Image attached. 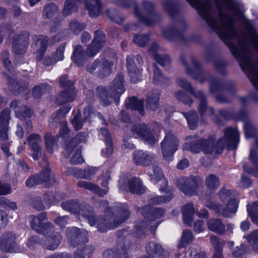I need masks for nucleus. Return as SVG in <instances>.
I'll use <instances>...</instances> for the list:
<instances>
[{"label":"nucleus","instance_id":"20e7f679","mask_svg":"<svg viewBox=\"0 0 258 258\" xmlns=\"http://www.w3.org/2000/svg\"><path fill=\"white\" fill-rule=\"evenodd\" d=\"M149 175L152 180L159 183L160 190L161 192L165 193V197H156L153 198L151 201L155 204H160L170 201L173 198L172 190L167 186V181L165 178L163 173L159 167L154 166L153 167L152 172H149Z\"/></svg>","mask_w":258,"mask_h":258},{"label":"nucleus","instance_id":"72a5a7b5","mask_svg":"<svg viewBox=\"0 0 258 258\" xmlns=\"http://www.w3.org/2000/svg\"><path fill=\"white\" fill-rule=\"evenodd\" d=\"M67 235L68 237H73L74 239L81 240L83 242L87 241V231L83 230L79 232V230L77 227H73L68 229L67 230Z\"/></svg>","mask_w":258,"mask_h":258},{"label":"nucleus","instance_id":"aec40b11","mask_svg":"<svg viewBox=\"0 0 258 258\" xmlns=\"http://www.w3.org/2000/svg\"><path fill=\"white\" fill-rule=\"evenodd\" d=\"M61 85L64 90L58 96V102L61 104L73 101L76 95L73 83L72 82H61Z\"/></svg>","mask_w":258,"mask_h":258},{"label":"nucleus","instance_id":"a19ab883","mask_svg":"<svg viewBox=\"0 0 258 258\" xmlns=\"http://www.w3.org/2000/svg\"><path fill=\"white\" fill-rule=\"evenodd\" d=\"M150 40V36L148 34H136L133 42L138 46L144 47Z\"/></svg>","mask_w":258,"mask_h":258},{"label":"nucleus","instance_id":"49530a36","mask_svg":"<svg viewBox=\"0 0 258 258\" xmlns=\"http://www.w3.org/2000/svg\"><path fill=\"white\" fill-rule=\"evenodd\" d=\"M206 184L210 189H214L219 185V180L215 175H209L206 178Z\"/></svg>","mask_w":258,"mask_h":258},{"label":"nucleus","instance_id":"ea45409f","mask_svg":"<svg viewBox=\"0 0 258 258\" xmlns=\"http://www.w3.org/2000/svg\"><path fill=\"white\" fill-rule=\"evenodd\" d=\"M69 29L76 35H78L81 31L86 28V24L83 22H79L74 19L70 21L69 23Z\"/></svg>","mask_w":258,"mask_h":258},{"label":"nucleus","instance_id":"f03ea898","mask_svg":"<svg viewBox=\"0 0 258 258\" xmlns=\"http://www.w3.org/2000/svg\"><path fill=\"white\" fill-rule=\"evenodd\" d=\"M115 3L122 8L133 7L135 16L146 26H152L161 20L160 15L156 12L154 3L150 1L144 0L142 3L143 7L149 17L143 15L135 0H115Z\"/></svg>","mask_w":258,"mask_h":258},{"label":"nucleus","instance_id":"0e129e2a","mask_svg":"<svg viewBox=\"0 0 258 258\" xmlns=\"http://www.w3.org/2000/svg\"><path fill=\"white\" fill-rule=\"evenodd\" d=\"M110 10L108 9L106 10V12L108 17L111 21L114 22L118 24H121L123 22V21H124V18L118 17L117 16H113L110 14Z\"/></svg>","mask_w":258,"mask_h":258},{"label":"nucleus","instance_id":"4d7b16f0","mask_svg":"<svg viewBox=\"0 0 258 258\" xmlns=\"http://www.w3.org/2000/svg\"><path fill=\"white\" fill-rule=\"evenodd\" d=\"M54 137L50 134H47L45 136L46 147L47 150L52 153L53 151L52 147L54 145Z\"/></svg>","mask_w":258,"mask_h":258},{"label":"nucleus","instance_id":"8fccbe9b","mask_svg":"<svg viewBox=\"0 0 258 258\" xmlns=\"http://www.w3.org/2000/svg\"><path fill=\"white\" fill-rule=\"evenodd\" d=\"M0 207L7 210H15L17 209L15 202L10 201L4 197L0 198Z\"/></svg>","mask_w":258,"mask_h":258},{"label":"nucleus","instance_id":"a211bd4d","mask_svg":"<svg viewBox=\"0 0 258 258\" xmlns=\"http://www.w3.org/2000/svg\"><path fill=\"white\" fill-rule=\"evenodd\" d=\"M31 224L32 228L38 233L45 234V231L49 229H53V225L50 223H43V221L46 218L45 213H41L37 216L32 215L31 216Z\"/></svg>","mask_w":258,"mask_h":258},{"label":"nucleus","instance_id":"37998d69","mask_svg":"<svg viewBox=\"0 0 258 258\" xmlns=\"http://www.w3.org/2000/svg\"><path fill=\"white\" fill-rule=\"evenodd\" d=\"M48 45V38L47 36L43 35L40 39V48L38 50L39 59H42L46 51Z\"/></svg>","mask_w":258,"mask_h":258},{"label":"nucleus","instance_id":"7ed1b4c3","mask_svg":"<svg viewBox=\"0 0 258 258\" xmlns=\"http://www.w3.org/2000/svg\"><path fill=\"white\" fill-rule=\"evenodd\" d=\"M218 196L223 204L226 203L224 207L220 204L214 203L208 200L205 202L206 206L224 217L234 215L236 212L238 203L236 199L232 196V192L227 189L222 188L219 191Z\"/></svg>","mask_w":258,"mask_h":258},{"label":"nucleus","instance_id":"f704fd0d","mask_svg":"<svg viewBox=\"0 0 258 258\" xmlns=\"http://www.w3.org/2000/svg\"><path fill=\"white\" fill-rule=\"evenodd\" d=\"M182 63L183 66L186 67V73L189 76L195 78L201 72L200 63L195 60H192V63L195 67V69L189 67L187 62L184 58L182 60Z\"/></svg>","mask_w":258,"mask_h":258},{"label":"nucleus","instance_id":"4c0bfd02","mask_svg":"<svg viewBox=\"0 0 258 258\" xmlns=\"http://www.w3.org/2000/svg\"><path fill=\"white\" fill-rule=\"evenodd\" d=\"M58 10V6L53 3L46 4L43 8L42 16L44 19L52 18Z\"/></svg>","mask_w":258,"mask_h":258},{"label":"nucleus","instance_id":"e2e57ef3","mask_svg":"<svg viewBox=\"0 0 258 258\" xmlns=\"http://www.w3.org/2000/svg\"><path fill=\"white\" fill-rule=\"evenodd\" d=\"M215 69L219 73L224 74L226 66L224 62L221 60H215L213 62Z\"/></svg>","mask_w":258,"mask_h":258},{"label":"nucleus","instance_id":"5701e85b","mask_svg":"<svg viewBox=\"0 0 258 258\" xmlns=\"http://www.w3.org/2000/svg\"><path fill=\"white\" fill-rule=\"evenodd\" d=\"M163 37L169 41L173 42L178 39L185 42L187 38L184 35L183 31L178 29L174 26H171L162 31Z\"/></svg>","mask_w":258,"mask_h":258},{"label":"nucleus","instance_id":"393cba45","mask_svg":"<svg viewBox=\"0 0 258 258\" xmlns=\"http://www.w3.org/2000/svg\"><path fill=\"white\" fill-rule=\"evenodd\" d=\"M99 136L101 139L104 140L106 145V148L102 150V156L108 157L113 152V146L108 130L105 127L100 128L99 132Z\"/></svg>","mask_w":258,"mask_h":258},{"label":"nucleus","instance_id":"2f4dec72","mask_svg":"<svg viewBox=\"0 0 258 258\" xmlns=\"http://www.w3.org/2000/svg\"><path fill=\"white\" fill-rule=\"evenodd\" d=\"M195 210L192 204H187L182 209L183 220L184 223L190 225L193 219V216Z\"/></svg>","mask_w":258,"mask_h":258},{"label":"nucleus","instance_id":"338daca9","mask_svg":"<svg viewBox=\"0 0 258 258\" xmlns=\"http://www.w3.org/2000/svg\"><path fill=\"white\" fill-rule=\"evenodd\" d=\"M11 192V188L9 184H4L0 182V195L9 194Z\"/></svg>","mask_w":258,"mask_h":258},{"label":"nucleus","instance_id":"de8ad7c7","mask_svg":"<svg viewBox=\"0 0 258 258\" xmlns=\"http://www.w3.org/2000/svg\"><path fill=\"white\" fill-rule=\"evenodd\" d=\"M192 239L193 236L191 232L189 230H184L183 232L180 241L178 245V248L184 247Z\"/></svg>","mask_w":258,"mask_h":258},{"label":"nucleus","instance_id":"c756f323","mask_svg":"<svg viewBox=\"0 0 258 258\" xmlns=\"http://www.w3.org/2000/svg\"><path fill=\"white\" fill-rule=\"evenodd\" d=\"M128 185L129 190L133 193L142 194L145 190L141 180L136 177H133L130 179L128 182Z\"/></svg>","mask_w":258,"mask_h":258},{"label":"nucleus","instance_id":"680f3d73","mask_svg":"<svg viewBox=\"0 0 258 258\" xmlns=\"http://www.w3.org/2000/svg\"><path fill=\"white\" fill-rule=\"evenodd\" d=\"M177 98L186 104H190L192 103L190 98L185 94L182 91H179L176 94Z\"/></svg>","mask_w":258,"mask_h":258},{"label":"nucleus","instance_id":"423d86ee","mask_svg":"<svg viewBox=\"0 0 258 258\" xmlns=\"http://www.w3.org/2000/svg\"><path fill=\"white\" fill-rule=\"evenodd\" d=\"M61 207L65 210L75 214L78 213L87 219L91 226L95 225V219L94 214L89 206H80L76 201L70 200L62 203Z\"/></svg>","mask_w":258,"mask_h":258},{"label":"nucleus","instance_id":"bb28decb","mask_svg":"<svg viewBox=\"0 0 258 258\" xmlns=\"http://www.w3.org/2000/svg\"><path fill=\"white\" fill-rule=\"evenodd\" d=\"M126 68L130 77V81H141L140 71L137 67L132 57L127 56L126 58Z\"/></svg>","mask_w":258,"mask_h":258},{"label":"nucleus","instance_id":"a878e982","mask_svg":"<svg viewBox=\"0 0 258 258\" xmlns=\"http://www.w3.org/2000/svg\"><path fill=\"white\" fill-rule=\"evenodd\" d=\"M154 158V155L148 152L138 151L134 153L133 160L138 165L147 166L152 163Z\"/></svg>","mask_w":258,"mask_h":258},{"label":"nucleus","instance_id":"f8f14e48","mask_svg":"<svg viewBox=\"0 0 258 258\" xmlns=\"http://www.w3.org/2000/svg\"><path fill=\"white\" fill-rule=\"evenodd\" d=\"M29 36L28 32L23 31L13 39L12 46L15 54H23L26 52L29 43Z\"/></svg>","mask_w":258,"mask_h":258},{"label":"nucleus","instance_id":"dca6fc26","mask_svg":"<svg viewBox=\"0 0 258 258\" xmlns=\"http://www.w3.org/2000/svg\"><path fill=\"white\" fill-rule=\"evenodd\" d=\"M44 237L40 241L44 247L49 250H53L57 247L61 239V236L58 233H54L53 229H48L43 234Z\"/></svg>","mask_w":258,"mask_h":258},{"label":"nucleus","instance_id":"473e14b6","mask_svg":"<svg viewBox=\"0 0 258 258\" xmlns=\"http://www.w3.org/2000/svg\"><path fill=\"white\" fill-rule=\"evenodd\" d=\"M77 185L80 187H83L94 192L97 193L99 196H103L106 195L108 191V189H105L101 190L96 185L85 181H79L77 183Z\"/></svg>","mask_w":258,"mask_h":258},{"label":"nucleus","instance_id":"5fc2aeb1","mask_svg":"<svg viewBox=\"0 0 258 258\" xmlns=\"http://www.w3.org/2000/svg\"><path fill=\"white\" fill-rule=\"evenodd\" d=\"M66 43H62L54 52V56L57 60H62L64 58V52L66 48Z\"/></svg>","mask_w":258,"mask_h":258},{"label":"nucleus","instance_id":"6e6d98bb","mask_svg":"<svg viewBox=\"0 0 258 258\" xmlns=\"http://www.w3.org/2000/svg\"><path fill=\"white\" fill-rule=\"evenodd\" d=\"M70 161L73 164H79L84 162V160L81 156V152L79 149L75 150Z\"/></svg>","mask_w":258,"mask_h":258},{"label":"nucleus","instance_id":"1a4fd4ad","mask_svg":"<svg viewBox=\"0 0 258 258\" xmlns=\"http://www.w3.org/2000/svg\"><path fill=\"white\" fill-rule=\"evenodd\" d=\"M179 140L173 134H167L161 143V150L164 158L167 161H172L173 154L179 146Z\"/></svg>","mask_w":258,"mask_h":258},{"label":"nucleus","instance_id":"2eb2a0df","mask_svg":"<svg viewBox=\"0 0 258 258\" xmlns=\"http://www.w3.org/2000/svg\"><path fill=\"white\" fill-rule=\"evenodd\" d=\"M11 107L15 109L16 116L19 118L22 121H26L23 125L28 132H30L32 130L31 122L29 120H26V118H29L32 115L31 110L25 106H18L17 101H13L11 103Z\"/></svg>","mask_w":258,"mask_h":258},{"label":"nucleus","instance_id":"f3484780","mask_svg":"<svg viewBox=\"0 0 258 258\" xmlns=\"http://www.w3.org/2000/svg\"><path fill=\"white\" fill-rule=\"evenodd\" d=\"M215 2L217 5H218L219 3H221L225 6H228L231 8L234 9L236 12V16L241 19V21L243 23L244 26L248 31L251 34L255 33V31L250 22L244 17L243 13L240 10L239 8L233 0H220V2H219L218 0H215Z\"/></svg>","mask_w":258,"mask_h":258},{"label":"nucleus","instance_id":"c9c22d12","mask_svg":"<svg viewBox=\"0 0 258 258\" xmlns=\"http://www.w3.org/2000/svg\"><path fill=\"white\" fill-rule=\"evenodd\" d=\"M126 106L127 108L138 110L141 114H143V101L142 100H139L135 97L130 98L126 102Z\"/></svg>","mask_w":258,"mask_h":258},{"label":"nucleus","instance_id":"b1692460","mask_svg":"<svg viewBox=\"0 0 258 258\" xmlns=\"http://www.w3.org/2000/svg\"><path fill=\"white\" fill-rule=\"evenodd\" d=\"M10 118V111L8 109H5L1 112L0 115V141H4L8 139V124Z\"/></svg>","mask_w":258,"mask_h":258},{"label":"nucleus","instance_id":"3c124183","mask_svg":"<svg viewBox=\"0 0 258 258\" xmlns=\"http://www.w3.org/2000/svg\"><path fill=\"white\" fill-rule=\"evenodd\" d=\"M97 169L95 167H89L84 170H77L80 177L87 179H90L92 176L94 175Z\"/></svg>","mask_w":258,"mask_h":258},{"label":"nucleus","instance_id":"79ce46f5","mask_svg":"<svg viewBox=\"0 0 258 258\" xmlns=\"http://www.w3.org/2000/svg\"><path fill=\"white\" fill-rule=\"evenodd\" d=\"M247 211L252 221L258 224V202L254 203L253 205H248Z\"/></svg>","mask_w":258,"mask_h":258},{"label":"nucleus","instance_id":"603ef678","mask_svg":"<svg viewBox=\"0 0 258 258\" xmlns=\"http://www.w3.org/2000/svg\"><path fill=\"white\" fill-rule=\"evenodd\" d=\"M247 240L252 245L253 249L258 251V231L249 234L247 237Z\"/></svg>","mask_w":258,"mask_h":258},{"label":"nucleus","instance_id":"69168bd1","mask_svg":"<svg viewBox=\"0 0 258 258\" xmlns=\"http://www.w3.org/2000/svg\"><path fill=\"white\" fill-rule=\"evenodd\" d=\"M69 218L68 216L58 217L54 220V222L60 227H63L68 222Z\"/></svg>","mask_w":258,"mask_h":258},{"label":"nucleus","instance_id":"ddd939ff","mask_svg":"<svg viewBox=\"0 0 258 258\" xmlns=\"http://www.w3.org/2000/svg\"><path fill=\"white\" fill-rule=\"evenodd\" d=\"M201 183V179L198 177H181L178 180L179 189L185 194L189 195H192Z\"/></svg>","mask_w":258,"mask_h":258},{"label":"nucleus","instance_id":"0eeeda50","mask_svg":"<svg viewBox=\"0 0 258 258\" xmlns=\"http://www.w3.org/2000/svg\"><path fill=\"white\" fill-rule=\"evenodd\" d=\"M114 63L111 60H108L105 57L98 58L92 63L91 68H88V71L92 73L95 72V75L99 79H104L109 76L112 72Z\"/></svg>","mask_w":258,"mask_h":258},{"label":"nucleus","instance_id":"09e8293b","mask_svg":"<svg viewBox=\"0 0 258 258\" xmlns=\"http://www.w3.org/2000/svg\"><path fill=\"white\" fill-rule=\"evenodd\" d=\"M211 241L213 244L214 248L217 251V257L216 255H214L213 258H221V248L224 245V242H219L217 237L216 236H211L210 237Z\"/></svg>","mask_w":258,"mask_h":258},{"label":"nucleus","instance_id":"9b49d317","mask_svg":"<svg viewBox=\"0 0 258 258\" xmlns=\"http://www.w3.org/2000/svg\"><path fill=\"white\" fill-rule=\"evenodd\" d=\"M238 139L239 133L236 128H227L225 131L223 138L220 139L217 143L216 154H220L226 145L229 146L230 149L235 148Z\"/></svg>","mask_w":258,"mask_h":258},{"label":"nucleus","instance_id":"39448f33","mask_svg":"<svg viewBox=\"0 0 258 258\" xmlns=\"http://www.w3.org/2000/svg\"><path fill=\"white\" fill-rule=\"evenodd\" d=\"M186 142L182 146L183 150H190L193 153H198L203 151L205 154L211 153L214 148V142L215 139L210 137L208 140H200L194 145H190V142L197 141L195 137H187Z\"/></svg>","mask_w":258,"mask_h":258},{"label":"nucleus","instance_id":"6ab92c4d","mask_svg":"<svg viewBox=\"0 0 258 258\" xmlns=\"http://www.w3.org/2000/svg\"><path fill=\"white\" fill-rule=\"evenodd\" d=\"M49 182L52 184L55 182V178L49 169H46L40 173L39 175L33 176L28 178L26 181V184L28 187H33L42 182Z\"/></svg>","mask_w":258,"mask_h":258},{"label":"nucleus","instance_id":"412c9836","mask_svg":"<svg viewBox=\"0 0 258 258\" xmlns=\"http://www.w3.org/2000/svg\"><path fill=\"white\" fill-rule=\"evenodd\" d=\"M80 3H84L88 15L93 18L98 17L102 10V3L100 0H78Z\"/></svg>","mask_w":258,"mask_h":258},{"label":"nucleus","instance_id":"e433bc0d","mask_svg":"<svg viewBox=\"0 0 258 258\" xmlns=\"http://www.w3.org/2000/svg\"><path fill=\"white\" fill-rule=\"evenodd\" d=\"M78 10V6L76 0H66L64 3L62 15L64 17L72 15Z\"/></svg>","mask_w":258,"mask_h":258},{"label":"nucleus","instance_id":"7c9ffc66","mask_svg":"<svg viewBox=\"0 0 258 258\" xmlns=\"http://www.w3.org/2000/svg\"><path fill=\"white\" fill-rule=\"evenodd\" d=\"M209 230L218 234H222L225 231V226L220 220L211 219L207 222Z\"/></svg>","mask_w":258,"mask_h":258},{"label":"nucleus","instance_id":"774afa93","mask_svg":"<svg viewBox=\"0 0 258 258\" xmlns=\"http://www.w3.org/2000/svg\"><path fill=\"white\" fill-rule=\"evenodd\" d=\"M86 134L84 133H79L77 135L73 141L71 143V144H74V142L77 144L84 142L86 140Z\"/></svg>","mask_w":258,"mask_h":258},{"label":"nucleus","instance_id":"13d9d810","mask_svg":"<svg viewBox=\"0 0 258 258\" xmlns=\"http://www.w3.org/2000/svg\"><path fill=\"white\" fill-rule=\"evenodd\" d=\"M71 122L75 130H79L82 127L83 122L80 120V115L79 113L74 116L71 119Z\"/></svg>","mask_w":258,"mask_h":258},{"label":"nucleus","instance_id":"cd10ccee","mask_svg":"<svg viewBox=\"0 0 258 258\" xmlns=\"http://www.w3.org/2000/svg\"><path fill=\"white\" fill-rule=\"evenodd\" d=\"M164 212L160 209L152 208L146 206L142 212L143 215L149 221H154L156 219L161 218L163 215Z\"/></svg>","mask_w":258,"mask_h":258},{"label":"nucleus","instance_id":"c85d7f7f","mask_svg":"<svg viewBox=\"0 0 258 258\" xmlns=\"http://www.w3.org/2000/svg\"><path fill=\"white\" fill-rule=\"evenodd\" d=\"M147 258H162L163 249L157 243L151 242L146 246Z\"/></svg>","mask_w":258,"mask_h":258},{"label":"nucleus","instance_id":"58836bf2","mask_svg":"<svg viewBox=\"0 0 258 258\" xmlns=\"http://www.w3.org/2000/svg\"><path fill=\"white\" fill-rule=\"evenodd\" d=\"M159 100V94L157 92L149 93L147 95V107L149 109L155 110L158 107Z\"/></svg>","mask_w":258,"mask_h":258},{"label":"nucleus","instance_id":"bf43d9fd","mask_svg":"<svg viewBox=\"0 0 258 258\" xmlns=\"http://www.w3.org/2000/svg\"><path fill=\"white\" fill-rule=\"evenodd\" d=\"M233 255L235 257L244 258L245 255V246L241 245L240 247H237L232 252Z\"/></svg>","mask_w":258,"mask_h":258},{"label":"nucleus","instance_id":"052dcab7","mask_svg":"<svg viewBox=\"0 0 258 258\" xmlns=\"http://www.w3.org/2000/svg\"><path fill=\"white\" fill-rule=\"evenodd\" d=\"M124 89L123 86L121 82L119 83L111 91L113 97H118L124 92Z\"/></svg>","mask_w":258,"mask_h":258},{"label":"nucleus","instance_id":"a18cd8bd","mask_svg":"<svg viewBox=\"0 0 258 258\" xmlns=\"http://www.w3.org/2000/svg\"><path fill=\"white\" fill-rule=\"evenodd\" d=\"M184 115L186 119L189 128L191 130H195L197 127V116L196 113L191 111L188 113H184Z\"/></svg>","mask_w":258,"mask_h":258},{"label":"nucleus","instance_id":"9d476101","mask_svg":"<svg viewBox=\"0 0 258 258\" xmlns=\"http://www.w3.org/2000/svg\"><path fill=\"white\" fill-rule=\"evenodd\" d=\"M131 132L135 138H141L146 144L151 145L157 141L154 134L144 123L134 124L131 128Z\"/></svg>","mask_w":258,"mask_h":258},{"label":"nucleus","instance_id":"864d4df0","mask_svg":"<svg viewBox=\"0 0 258 258\" xmlns=\"http://www.w3.org/2000/svg\"><path fill=\"white\" fill-rule=\"evenodd\" d=\"M154 58L156 61L162 66H164L170 61L169 57L168 55H161L157 53L154 54Z\"/></svg>","mask_w":258,"mask_h":258},{"label":"nucleus","instance_id":"c03bdc74","mask_svg":"<svg viewBox=\"0 0 258 258\" xmlns=\"http://www.w3.org/2000/svg\"><path fill=\"white\" fill-rule=\"evenodd\" d=\"M163 8L168 15L172 18L175 16L178 13L175 4L173 2L169 1H166L164 3Z\"/></svg>","mask_w":258,"mask_h":258},{"label":"nucleus","instance_id":"4468645a","mask_svg":"<svg viewBox=\"0 0 258 258\" xmlns=\"http://www.w3.org/2000/svg\"><path fill=\"white\" fill-rule=\"evenodd\" d=\"M0 249L5 252H18L21 251L16 243L15 235L12 232L4 233L0 238Z\"/></svg>","mask_w":258,"mask_h":258},{"label":"nucleus","instance_id":"4be33fe9","mask_svg":"<svg viewBox=\"0 0 258 258\" xmlns=\"http://www.w3.org/2000/svg\"><path fill=\"white\" fill-rule=\"evenodd\" d=\"M27 141L33 152L32 154L33 159L35 160H38L41 154L40 146L41 142L40 137L37 134H31L28 137Z\"/></svg>","mask_w":258,"mask_h":258},{"label":"nucleus","instance_id":"6e6552de","mask_svg":"<svg viewBox=\"0 0 258 258\" xmlns=\"http://www.w3.org/2000/svg\"><path fill=\"white\" fill-rule=\"evenodd\" d=\"M195 8L199 15L214 31H224L218 25L217 20L213 17L199 0H186Z\"/></svg>","mask_w":258,"mask_h":258},{"label":"nucleus","instance_id":"f257e3e1","mask_svg":"<svg viewBox=\"0 0 258 258\" xmlns=\"http://www.w3.org/2000/svg\"><path fill=\"white\" fill-rule=\"evenodd\" d=\"M106 41L105 34L100 30H96L93 38L91 43L88 45L86 51L80 44L75 46L71 56L72 60L80 67L84 66L86 63L87 56H95L103 48Z\"/></svg>","mask_w":258,"mask_h":258}]
</instances>
